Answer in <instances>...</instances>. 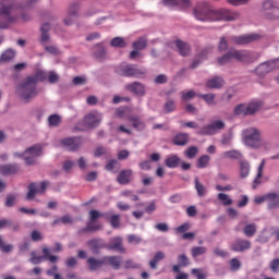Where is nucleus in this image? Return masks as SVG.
I'll use <instances>...</instances> for the list:
<instances>
[{
  "instance_id": "obj_1",
  "label": "nucleus",
  "mask_w": 279,
  "mask_h": 279,
  "mask_svg": "<svg viewBox=\"0 0 279 279\" xmlns=\"http://www.w3.org/2000/svg\"><path fill=\"white\" fill-rule=\"evenodd\" d=\"M194 16L197 21H236L239 19V13L232 12L226 9L214 11L209 10L208 7H197L194 9Z\"/></svg>"
},
{
  "instance_id": "obj_2",
  "label": "nucleus",
  "mask_w": 279,
  "mask_h": 279,
  "mask_svg": "<svg viewBox=\"0 0 279 279\" xmlns=\"http://www.w3.org/2000/svg\"><path fill=\"white\" fill-rule=\"evenodd\" d=\"M260 58L258 52H250L247 50H230L225 56L218 59V64L223 66L230 64L232 60H238V62H256Z\"/></svg>"
},
{
  "instance_id": "obj_3",
  "label": "nucleus",
  "mask_w": 279,
  "mask_h": 279,
  "mask_svg": "<svg viewBox=\"0 0 279 279\" xmlns=\"http://www.w3.org/2000/svg\"><path fill=\"white\" fill-rule=\"evenodd\" d=\"M19 97L24 101V104H29V101L38 97V88L34 78L26 77L16 88Z\"/></svg>"
},
{
  "instance_id": "obj_4",
  "label": "nucleus",
  "mask_w": 279,
  "mask_h": 279,
  "mask_svg": "<svg viewBox=\"0 0 279 279\" xmlns=\"http://www.w3.org/2000/svg\"><path fill=\"white\" fill-rule=\"evenodd\" d=\"M13 10L14 0H0V16H3L5 21L0 23V29H8V25L16 21V17L12 15Z\"/></svg>"
},
{
  "instance_id": "obj_5",
  "label": "nucleus",
  "mask_w": 279,
  "mask_h": 279,
  "mask_svg": "<svg viewBox=\"0 0 279 279\" xmlns=\"http://www.w3.org/2000/svg\"><path fill=\"white\" fill-rule=\"evenodd\" d=\"M244 143L248 147L258 149V147H260V145H263V141L260 140V131L256 128L247 129L244 132Z\"/></svg>"
},
{
  "instance_id": "obj_6",
  "label": "nucleus",
  "mask_w": 279,
  "mask_h": 279,
  "mask_svg": "<svg viewBox=\"0 0 279 279\" xmlns=\"http://www.w3.org/2000/svg\"><path fill=\"white\" fill-rule=\"evenodd\" d=\"M258 110H260V102H250L248 105H238L233 112L236 117H248L250 114H256Z\"/></svg>"
},
{
  "instance_id": "obj_7",
  "label": "nucleus",
  "mask_w": 279,
  "mask_h": 279,
  "mask_svg": "<svg viewBox=\"0 0 279 279\" xmlns=\"http://www.w3.org/2000/svg\"><path fill=\"white\" fill-rule=\"evenodd\" d=\"M117 73L123 77H143L145 75V71L132 64H121L117 68Z\"/></svg>"
},
{
  "instance_id": "obj_8",
  "label": "nucleus",
  "mask_w": 279,
  "mask_h": 279,
  "mask_svg": "<svg viewBox=\"0 0 279 279\" xmlns=\"http://www.w3.org/2000/svg\"><path fill=\"white\" fill-rule=\"evenodd\" d=\"M223 128H226V122L217 120L210 124L203 126L199 131V134H202L203 136H215V134L223 130Z\"/></svg>"
},
{
  "instance_id": "obj_9",
  "label": "nucleus",
  "mask_w": 279,
  "mask_h": 279,
  "mask_svg": "<svg viewBox=\"0 0 279 279\" xmlns=\"http://www.w3.org/2000/svg\"><path fill=\"white\" fill-rule=\"evenodd\" d=\"M47 186H49V182L43 181L40 186L36 183H31L28 185V193L26 194V199L32 202L36 195H45V191H47Z\"/></svg>"
},
{
  "instance_id": "obj_10",
  "label": "nucleus",
  "mask_w": 279,
  "mask_h": 279,
  "mask_svg": "<svg viewBox=\"0 0 279 279\" xmlns=\"http://www.w3.org/2000/svg\"><path fill=\"white\" fill-rule=\"evenodd\" d=\"M262 12L266 19H279V7H277L276 2L271 0H266L263 2Z\"/></svg>"
},
{
  "instance_id": "obj_11",
  "label": "nucleus",
  "mask_w": 279,
  "mask_h": 279,
  "mask_svg": "<svg viewBox=\"0 0 279 279\" xmlns=\"http://www.w3.org/2000/svg\"><path fill=\"white\" fill-rule=\"evenodd\" d=\"M279 69V59L268 61L265 63H260L256 69L255 73L263 77V75H267V73H271V71Z\"/></svg>"
},
{
  "instance_id": "obj_12",
  "label": "nucleus",
  "mask_w": 279,
  "mask_h": 279,
  "mask_svg": "<svg viewBox=\"0 0 279 279\" xmlns=\"http://www.w3.org/2000/svg\"><path fill=\"white\" fill-rule=\"evenodd\" d=\"M107 250L118 252L119 254H125L128 252V250L123 247V238L121 236L111 238L107 244Z\"/></svg>"
},
{
  "instance_id": "obj_13",
  "label": "nucleus",
  "mask_w": 279,
  "mask_h": 279,
  "mask_svg": "<svg viewBox=\"0 0 279 279\" xmlns=\"http://www.w3.org/2000/svg\"><path fill=\"white\" fill-rule=\"evenodd\" d=\"M61 145L68 149V151H77L82 147L81 137H66L61 140Z\"/></svg>"
},
{
  "instance_id": "obj_14",
  "label": "nucleus",
  "mask_w": 279,
  "mask_h": 279,
  "mask_svg": "<svg viewBox=\"0 0 279 279\" xmlns=\"http://www.w3.org/2000/svg\"><path fill=\"white\" fill-rule=\"evenodd\" d=\"M99 217H106V214L99 213L97 209H92L89 211V220L90 222L87 225L85 232H95L97 230H100L101 226H93Z\"/></svg>"
},
{
  "instance_id": "obj_15",
  "label": "nucleus",
  "mask_w": 279,
  "mask_h": 279,
  "mask_svg": "<svg viewBox=\"0 0 279 279\" xmlns=\"http://www.w3.org/2000/svg\"><path fill=\"white\" fill-rule=\"evenodd\" d=\"M101 113L94 111L84 117L86 128H97L101 123Z\"/></svg>"
},
{
  "instance_id": "obj_16",
  "label": "nucleus",
  "mask_w": 279,
  "mask_h": 279,
  "mask_svg": "<svg viewBox=\"0 0 279 279\" xmlns=\"http://www.w3.org/2000/svg\"><path fill=\"white\" fill-rule=\"evenodd\" d=\"M230 250L232 252H245L252 250V242L245 239H236L231 245Z\"/></svg>"
},
{
  "instance_id": "obj_17",
  "label": "nucleus",
  "mask_w": 279,
  "mask_h": 279,
  "mask_svg": "<svg viewBox=\"0 0 279 279\" xmlns=\"http://www.w3.org/2000/svg\"><path fill=\"white\" fill-rule=\"evenodd\" d=\"M125 90H129V93L137 95L138 97H143L145 95V85L140 82H133L125 85Z\"/></svg>"
},
{
  "instance_id": "obj_18",
  "label": "nucleus",
  "mask_w": 279,
  "mask_h": 279,
  "mask_svg": "<svg viewBox=\"0 0 279 279\" xmlns=\"http://www.w3.org/2000/svg\"><path fill=\"white\" fill-rule=\"evenodd\" d=\"M88 247H90L93 254H99V250H107L106 242L104 239H92L87 242Z\"/></svg>"
},
{
  "instance_id": "obj_19",
  "label": "nucleus",
  "mask_w": 279,
  "mask_h": 279,
  "mask_svg": "<svg viewBox=\"0 0 279 279\" xmlns=\"http://www.w3.org/2000/svg\"><path fill=\"white\" fill-rule=\"evenodd\" d=\"M259 36L256 34L251 35H242L233 37V43L235 45H250V43H254V40H258Z\"/></svg>"
},
{
  "instance_id": "obj_20",
  "label": "nucleus",
  "mask_w": 279,
  "mask_h": 279,
  "mask_svg": "<svg viewBox=\"0 0 279 279\" xmlns=\"http://www.w3.org/2000/svg\"><path fill=\"white\" fill-rule=\"evenodd\" d=\"M86 264L89 267L90 271H97V269H101L104 265H106V257L97 258V257H89L86 260Z\"/></svg>"
},
{
  "instance_id": "obj_21",
  "label": "nucleus",
  "mask_w": 279,
  "mask_h": 279,
  "mask_svg": "<svg viewBox=\"0 0 279 279\" xmlns=\"http://www.w3.org/2000/svg\"><path fill=\"white\" fill-rule=\"evenodd\" d=\"M132 174L131 169L121 170L118 174L117 182L119 184H130V182H132Z\"/></svg>"
},
{
  "instance_id": "obj_22",
  "label": "nucleus",
  "mask_w": 279,
  "mask_h": 279,
  "mask_svg": "<svg viewBox=\"0 0 279 279\" xmlns=\"http://www.w3.org/2000/svg\"><path fill=\"white\" fill-rule=\"evenodd\" d=\"M80 12V4H72L69 10V16L64 20L65 25H73V19H77V13Z\"/></svg>"
},
{
  "instance_id": "obj_23",
  "label": "nucleus",
  "mask_w": 279,
  "mask_h": 279,
  "mask_svg": "<svg viewBox=\"0 0 279 279\" xmlns=\"http://www.w3.org/2000/svg\"><path fill=\"white\" fill-rule=\"evenodd\" d=\"M121 256L111 255V256H105V265H110L112 269H121Z\"/></svg>"
},
{
  "instance_id": "obj_24",
  "label": "nucleus",
  "mask_w": 279,
  "mask_h": 279,
  "mask_svg": "<svg viewBox=\"0 0 279 279\" xmlns=\"http://www.w3.org/2000/svg\"><path fill=\"white\" fill-rule=\"evenodd\" d=\"M174 45L180 53V56H183V58H186L191 53V46L180 39H177L174 41Z\"/></svg>"
},
{
  "instance_id": "obj_25",
  "label": "nucleus",
  "mask_w": 279,
  "mask_h": 279,
  "mask_svg": "<svg viewBox=\"0 0 279 279\" xmlns=\"http://www.w3.org/2000/svg\"><path fill=\"white\" fill-rule=\"evenodd\" d=\"M266 202H268V210H276V208H279V195L277 193H268Z\"/></svg>"
},
{
  "instance_id": "obj_26",
  "label": "nucleus",
  "mask_w": 279,
  "mask_h": 279,
  "mask_svg": "<svg viewBox=\"0 0 279 279\" xmlns=\"http://www.w3.org/2000/svg\"><path fill=\"white\" fill-rule=\"evenodd\" d=\"M128 121L132 123V126L134 128V130H137V132H143V130H145L146 128L145 123L138 116H130L128 118Z\"/></svg>"
},
{
  "instance_id": "obj_27",
  "label": "nucleus",
  "mask_w": 279,
  "mask_h": 279,
  "mask_svg": "<svg viewBox=\"0 0 279 279\" xmlns=\"http://www.w3.org/2000/svg\"><path fill=\"white\" fill-rule=\"evenodd\" d=\"M0 173L2 175H14L15 173H19V166L17 165H2L0 166Z\"/></svg>"
},
{
  "instance_id": "obj_28",
  "label": "nucleus",
  "mask_w": 279,
  "mask_h": 279,
  "mask_svg": "<svg viewBox=\"0 0 279 279\" xmlns=\"http://www.w3.org/2000/svg\"><path fill=\"white\" fill-rule=\"evenodd\" d=\"M163 5H177L185 10L191 8V0H162Z\"/></svg>"
},
{
  "instance_id": "obj_29",
  "label": "nucleus",
  "mask_w": 279,
  "mask_h": 279,
  "mask_svg": "<svg viewBox=\"0 0 279 279\" xmlns=\"http://www.w3.org/2000/svg\"><path fill=\"white\" fill-rule=\"evenodd\" d=\"M172 143L174 145H178L179 147H182V146L186 145L189 143V134H186V133L177 134L173 137Z\"/></svg>"
},
{
  "instance_id": "obj_30",
  "label": "nucleus",
  "mask_w": 279,
  "mask_h": 279,
  "mask_svg": "<svg viewBox=\"0 0 279 279\" xmlns=\"http://www.w3.org/2000/svg\"><path fill=\"white\" fill-rule=\"evenodd\" d=\"M166 167H168L169 169H175L178 167H180V157H178V155H170L166 161Z\"/></svg>"
},
{
  "instance_id": "obj_31",
  "label": "nucleus",
  "mask_w": 279,
  "mask_h": 279,
  "mask_svg": "<svg viewBox=\"0 0 279 279\" xmlns=\"http://www.w3.org/2000/svg\"><path fill=\"white\" fill-rule=\"evenodd\" d=\"M25 154H29L33 158H38V156H43V146L40 144H36L27 148Z\"/></svg>"
},
{
  "instance_id": "obj_32",
  "label": "nucleus",
  "mask_w": 279,
  "mask_h": 279,
  "mask_svg": "<svg viewBox=\"0 0 279 279\" xmlns=\"http://www.w3.org/2000/svg\"><path fill=\"white\" fill-rule=\"evenodd\" d=\"M194 183L198 197H205L206 193H208L206 185L199 182V178L197 177L195 178Z\"/></svg>"
},
{
  "instance_id": "obj_33",
  "label": "nucleus",
  "mask_w": 279,
  "mask_h": 279,
  "mask_svg": "<svg viewBox=\"0 0 279 279\" xmlns=\"http://www.w3.org/2000/svg\"><path fill=\"white\" fill-rule=\"evenodd\" d=\"M160 260H165V253L157 252L153 259L149 262L150 269H158V263H160Z\"/></svg>"
},
{
  "instance_id": "obj_34",
  "label": "nucleus",
  "mask_w": 279,
  "mask_h": 279,
  "mask_svg": "<svg viewBox=\"0 0 279 279\" xmlns=\"http://www.w3.org/2000/svg\"><path fill=\"white\" fill-rule=\"evenodd\" d=\"M197 169H206L210 167V156L203 155L197 159L196 163Z\"/></svg>"
},
{
  "instance_id": "obj_35",
  "label": "nucleus",
  "mask_w": 279,
  "mask_h": 279,
  "mask_svg": "<svg viewBox=\"0 0 279 279\" xmlns=\"http://www.w3.org/2000/svg\"><path fill=\"white\" fill-rule=\"evenodd\" d=\"M265 167V160L262 161V163L258 167L257 175L255 180L253 181V189H258V184H260L263 181V169Z\"/></svg>"
},
{
  "instance_id": "obj_36",
  "label": "nucleus",
  "mask_w": 279,
  "mask_h": 279,
  "mask_svg": "<svg viewBox=\"0 0 279 279\" xmlns=\"http://www.w3.org/2000/svg\"><path fill=\"white\" fill-rule=\"evenodd\" d=\"M16 58V51L7 49L0 57V62H12V59Z\"/></svg>"
},
{
  "instance_id": "obj_37",
  "label": "nucleus",
  "mask_w": 279,
  "mask_h": 279,
  "mask_svg": "<svg viewBox=\"0 0 279 279\" xmlns=\"http://www.w3.org/2000/svg\"><path fill=\"white\" fill-rule=\"evenodd\" d=\"M223 86V78L216 76L207 82V88H221Z\"/></svg>"
},
{
  "instance_id": "obj_38",
  "label": "nucleus",
  "mask_w": 279,
  "mask_h": 279,
  "mask_svg": "<svg viewBox=\"0 0 279 279\" xmlns=\"http://www.w3.org/2000/svg\"><path fill=\"white\" fill-rule=\"evenodd\" d=\"M111 47H117L118 49H123L124 47H128V43L123 37H114L110 41Z\"/></svg>"
},
{
  "instance_id": "obj_39",
  "label": "nucleus",
  "mask_w": 279,
  "mask_h": 279,
  "mask_svg": "<svg viewBox=\"0 0 279 279\" xmlns=\"http://www.w3.org/2000/svg\"><path fill=\"white\" fill-rule=\"evenodd\" d=\"M96 51H95V58L96 60H99L100 62L106 60V48L101 44H98L96 46Z\"/></svg>"
},
{
  "instance_id": "obj_40",
  "label": "nucleus",
  "mask_w": 279,
  "mask_h": 279,
  "mask_svg": "<svg viewBox=\"0 0 279 279\" xmlns=\"http://www.w3.org/2000/svg\"><path fill=\"white\" fill-rule=\"evenodd\" d=\"M256 223H248L244 227L243 232L246 236L252 238L257 232Z\"/></svg>"
},
{
  "instance_id": "obj_41",
  "label": "nucleus",
  "mask_w": 279,
  "mask_h": 279,
  "mask_svg": "<svg viewBox=\"0 0 279 279\" xmlns=\"http://www.w3.org/2000/svg\"><path fill=\"white\" fill-rule=\"evenodd\" d=\"M240 175L241 178H247L250 175V162L248 161H240Z\"/></svg>"
},
{
  "instance_id": "obj_42",
  "label": "nucleus",
  "mask_w": 279,
  "mask_h": 279,
  "mask_svg": "<svg viewBox=\"0 0 279 279\" xmlns=\"http://www.w3.org/2000/svg\"><path fill=\"white\" fill-rule=\"evenodd\" d=\"M147 47V38L141 37L138 40L133 43V49L136 51H143Z\"/></svg>"
},
{
  "instance_id": "obj_43",
  "label": "nucleus",
  "mask_w": 279,
  "mask_h": 279,
  "mask_svg": "<svg viewBox=\"0 0 279 279\" xmlns=\"http://www.w3.org/2000/svg\"><path fill=\"white\" fill-rule=\"evenodd\" d=\"M27 78L34 80V84L37 86L38 82H44V80H47V73L38 71L35 75L27 76Z\"/></svg>"
},
{
  "instance_id": "obj_44",
  "label": "nucleus",
  "mask_w": 279,
  "mask_h": 279,
  "mask_svg": "<svg viewBox=\"0 0 279 279\" xmlns=\"http://www.w3.org/2000/svg\"><path fill=\"white\" fill-rule=\"evenodd\" d=\"M223 158H231L232 160H239L243 158V155L239 150H228L222 154Z\"/></svg>"
},
{
  "instance_id": "obj_45",
  "label": "nucleus",
  "mask_w": 279,
  "mask_h": 279,
  "mask_svg": "<svg viewBox=\"0 0 279 279\" xmlns=\"http://www.w3.org/2000/svg\"><path fill=\"white\" fill-rule=\"evenodd\" d=\"M206 252H208V248H206V246H195L191 250L193 258H197V256H204Z\"/></svg>"
},
{
  "instance_id": "obj_46",
  "label": "nucleus",
  "mask_w": 279,
  "mask_h": 279,
  "mask_svg": "<svg viewBox=\"0 0 279 279\" xmlns=\"http://www.w3.org/2000/svg\"><path fill=\"white\" fill-rule=\"evenodd\" d=\"M197 154H199V148H197V146H191V147H189V148L184 151V155H185L186 158H189L190 160H193V158H195V156H197Z\"/></svg>"
},
{
  "instance_id": "obj_47",
  "label": "nucleus",
  "mask_w": 279,
  "mask_h": 279,
  "mask_svg": "<svg viewBox=\"0 0 279 279\" xmlns=\"http://www.w3.org/2000/svg\"><path fill=\"white\" fill-rule=\"evenodd\" d=\"M218 199L221 202L222 206H232V198L226 193H219Z\"/></svg>"
},
{
  "instance_id": "obj_48",
  "label": "nucleus",
  "mask_w": 279,
  "mask_h": 279,
  "mask_svg": "<svg viewBox=\"0 0 279 279\" xmlns=\"http://www.w3.org/2000/svg\"><path fill=\"white\" fill-rule=\"evenodd\" d=\"M121 169V163H119V160L117 159H111L107 162V165L105 166V169L107 171H114V169Z\"/></svg>"
},
{
  "instance_id": "obj_49",
  "label": "nucleus",
  "mask_w": 279,
  "mask_h": 279,
  "mask_svg": "<svg viewBox=\"0 0 279 279\" xmlns=\"http://www.w3.org/2000/svg\"><path fill=\"white\" fill-rule=\"evenodd\" d=\"M43 254H44V259L45 260H49L50 263H57L58 262V256L51 255L49 253V248L48 247H44L43 248Z\"/></svg>"
},
{
  "instance_id": "obj_50",
  "label": "nucleus",
  "mask_w": 279,
  "mask_h": 279,
  "mask_svg": "<svg viewBox=\"0 0 279 279\" xmlns=\"http://www.w3.org/2000/svg\"><path fill=\"white\" fill-rule=\"evenodd\" d=\"M201 97L208 106H217V102H215V94H204L201 95Z\"/></svg>"
},
{
  "instance_id": "obj_51",
  "label": "nucleus",
  "mask_w": 279,
  "mask_h": 279,
  "mask_svg": "<svg viewBox=\"0 0 279 279\" xmlns=\"http://www.w3.org/2000/svg\"><path fill=\"white\" fill-rule=\"evenodd\" d=\"M122 197H130L131 202H138V199H141L138 197V195L134 194V192L130 191V190H125L123 192H121Z\"/></svg>"
},
{
  "instance_id": "obj_52",
  "label": "nucleus",
  "mask_w": 279,
  "mask_h": 279,
  "mask_svg": "<svg viewBox=\"0 0 279 279\" xmlns=\"http://www.w3.org/2000/svg\"><path fill=\"white\" fill-rule=\"evenodd\" d=\"M111 228H120L121 227V216L120 215H113L110 218Z\"/></svg>"
},
{
  "instance_id": "obj_53",
  "label": "nucleus",
  "mask_w": 279,
  "mask_h": 279,
  "mask_svg": "<svg viewBox=\"0 0 279 279\" xmlns=\"http://www.w3.org/2000/svg\"><path fill=\"white\" fill-rule=\"evenodd\" d=\"M192 276H195L197 279H206L207 275L204 272L202 268H194L192 269Z\"/></svg>"
},
{
  "instance_id": "obj_54",
  "label": "nucleus",
  "mask_w": 279,
  "mask_h": 279,
  "mask_svg": "<svg viewBox=\"0 0 279 279\" xmlns=\"http://www.w3.org/2000/svg\"><path fill=\"white\" fill-rule=\"evenodd\" d=\"M128 241L132 245H138L140 243L143 242V239L136 234H130V235H128Z\"/></svg>"
},
{
  "instance_id": "obj_55",
  "label": "nucleus",
  "mask_w": 279,
  "mask_h": 279,
  "mask_svg": "<svg viewBox=\"0 0 279 279\" xmlns=\"http://www.w3.org/2000/svg\"><path fill=\"white\" fill-rule=\"evenodd\" d=\"M13 247L14 246H12V244L3 243V238L0 236V250H1V252H4V254H8L13 250Z\"/></svg>"
},
{
  "instance_id": "obj_56",
  "label": "nucleus",
  "mask_w": 279,
  "mask_h": 279,
  "mask_svg": "<svg viewBox=\"0 0 279 279\" xmlns=\"http://www.w3.org/2000/svg\"><path fill=\"white\" fill-rule=\"evenodd\" d=\"M178 263L180 267H189L191 262L189 260V257H186L185 254H182V255H179Z\"/></svg>"
},
{
  "instance_id": "obj_57",
  "label": "nucleus",
  "mask_w": 279,
  "mask_h": 279,
  "mask_svg": "<svg viewBox=\"0 0 279 279\" xmlns=\"http://www.w3.org/2000/svg\"><path fill=\"white\" fill-rule=\"evenodd\" d=\"M231 271H239L241 269V260L239 258H232L230 260Z\"/></svg>"
},
{
  "instance_id": "obj_58",
  "label": "nucleus",
  "mask_w": 279,
  "mask_h": 279,
  "mask_svg": "<svg viewBox=\"0 0 279 279\" xmlns=\"http://www.w3.org/2000/svg\"><path fill=\"white\" fill-rule=\"evenodd\" d=\"M49 125H52V128H57V125L60 124V116L52 114L48 118Z\"/></svg>"
},
{
  "instance_id": "obj_59",
  "label": "nucleus",
  "mask_w": 279,
  "mask_h": 279,
  "mask_svg": "<svg viewBox=\"0 0 279 279\" xmlns=\"http://www.w3.org/2000/svg\"><path fill=\"white\" fill-rule=\"evenodd\" d=\"M190 228H191V225L185 222V223L177 227L174 229V232H177V234H184V232H186Z\"/></svg>"
},
{
  "instance_id": "obj_60",
  "label": "nucleus",
  "mask_w": 279,
  "mask_h": 279,
  "mask_svg": "<svg viewBox=\"0 0 279 279\" xmlns=\"http://www.w3.org/2000/svg\"><path fill=\"white\" fill-rule=\"evenodd\" d=\"M108 154H109L108 148H106V147H97L95 153H94V156H96V158H99V156H106Z\"/></svg>"
},
{
  "instance_id": "obj_61",
  "label": "nucleus",
  "mask_w": 279,
  "mask_h": 279,
  "mask_svg": "<svg viewBox=\"0 0 279 279\" xmlns=\"http://www.w3.org/2000/svg\"><path fill=\"white\" fill-rule=\"evenodd\" d=\"M166 112H173L175 110V101L173 100H167L165 105Z\"/></svg>"
},
{
  "instance_id": "obj_62",
  "label": "nucleus",
  "mask_w": 279,
  "mask_h": 279,
  "mask_svg": "<svg viewBox=\"0 0 279 279\" xmlns=\"http://www.w3.org/2000/svg\"><path fill=\"white\" fill-rule=\"evenodd\" d=\"M181 97L184 101H189V99H193L195 97V92L194 90H189L186 92H181Z\"/></svg>"
},
{
  "instance_id": "obj_63",
  "label": "nucleus",
  "mask_w": 279,
  "mask_h": 279,
  "mask_svg": "<svg viewBox=\"0 0 279 279\" xmlns=\"http://www.w3.org/2000/svg\"><path fill=\"white\" fill-rule=\"evenodd\" d=\"M45 49L51 56H60V50L56 46H45Z\"/></svg>"
},
{
  "instance_id": "obj_64",
  "label": "nucleus",
  "mask_w": 279,
  "mask_h": 279,
  "mask_svg": "<svg viewBox=\"0 0 279 279\" xmlns=\"http://www.w3.org/2000/svg\"><path fill=\"white\" fill-rule=\"evenodd\" d=\"M270 269L274 274H278V271H279V258L272 259L270 262Z\"/></svg>"
}]
</instances>
